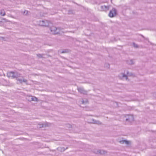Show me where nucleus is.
<instances>
[{"label":"nucleus","mask_w":156,"mask_h":156,"mask_svg":"<svg viewBox=\"0 0 156 156\" xmlns=\"http://www.w3.org/2000/svg\"><path fill=\"white\" fill-rule=\"evenodd\" d=\"M82 103L83 104L85 103V102H84V101L83 100L82 101Z\"/></svg>","instance_id":"22"},{"label":"nucleus","mask_w":156,"mask_h":156,"mask_svg":"<svg viewBox=\"0 0 156 156\" xmlns=\"http://www.w3.org/2000/svg\"><path fill=\"white\" fill-rule=\"evenodd\" d=\"M133 46H134V47H135V48H138V45H137V44H135L134 43H133Z\"/></svg>","instance_id":"15"},{"label":"nucleus","mask_w":156,"mask_h":156,"mask_svg":"<svg viewBox=\"0 0 156 156\" xmlns=\"http://www.w3.org/2000/svg\"><path fill=\"white\" fill-rule=\"evenodd\" d=\"M114 104H115L116 105V106H117L118 105H117V103L116 102H114Z\"/></svg>","instance_id":"21"},{"label":"nucleus","mask_w":156,"mask_h":156,"mask_svg":"<svg viewBox=\"0 0 156 156\" xmlns=\"http://www.w3.org/2000/svg\"><path fill=\"white\" fill-rule=\"evenodd\" d=\"M133 119V117L132 116H131L129 117V118H127L126 119V121H127L129 120V121H132Z\"/></svg>","instance_id":"13"},{"label":"nucleus","mask_w":156,"mask_h":156,"mask_svg":"<svg viewBox=\"0 0 156 156\" xmlns=\"http://www.w3.org/2000/svg\"><path fill=\"white\" fill-rule=\"evenodd\" d=\"M44 126V125L43 124H39L38 125V127H39V128H42Z\"/></svg>","instance_id":"17"},{"label":"nucleus","mask_w":156,"mask_h":156,"mask_svg":"<svg viewBox=\"0 0 156 156\" xmlns=\"http://www.w3.org/2000/svg\"><path fill=\"white\" fill-rule=\"evenodd\" d=\"M0 14L1 15L4 16L5 14V12L4 10L3 9L1 10L0 11Z\"/></svg>","instance_id":"12"},{"label":"nucleus","mask_w":156,"mask_h":156,"mask_svg":"<svg viewBox=\"0 0 156 156\" xmlns=\"http://www.w3.org/2000/svg\"><path fill=\"white\" fill-rule=\"evenodd\" d=\"M66 52V51H62V53H65Z\"/></svg>","instance_id":"20"},{"label":"nucleus","mask_w":156,"mask_h":156,"mask_svg":"<svg viewBox=\"0 0 156 156\" xmlns=\"http://www.w3.org/2000/svg\"><path fill=\"white\" fill-rule=\"evenodd\" d=\"M122 142L123 143L124 142H125L126 144H128V142L127 141H126V140L123 141H122Z\"/></svg>","instance_id":"18"},{"label":"nucleus","mask_w":156,"mask_h":156,"mask_svg":"<svg viewBox=\"0 0 156 156\" xmlns=\"http://www.w3.org/2000/svg\"><path fill=\"white\" fill-rule=\"evenodd\" d=\"M51 32L53 34H57L59 33L60 29L59 28H57L54 26H53L50 28Z\"/></svg>","instance_id":"2"},{"label":"nucleus","mask_w":156,"mask_h":156,"mask_svg":"<svg viewBox=\"0 0 156 156\" xmlns=\"http://www.w3.org/2000/svg\"><path fill=\"white\" fill-rule=\"evenodd\" d=\"M16 80L17 81H19L20 83H22L23 82L26 83L27 81V80L24 79L22 76L20 77L17 78Z\"/></svg>","instance_id":"5"},{"label":"nucleus","mask_w":156,"mask_h":156,"mask_svg":"<svg viewBox=\"0 0 156 156\" xmlns=\"http://www.w3.org/2000/svg\"><path fill=\"white\" fill-rule=\"evenodd\" d=\"M119 77L122 79H125L126 80L127 79V76L124 73L120 74L119 75Z\"/></svg>","instance_id":"8"},{"label":"nucleus","mask_w":156,"mask_h":156,"mask_svg":"<svg viewBox=\"0 0 156 156\" xmlns=\"http://www.w3.org/2000/svg\"><path fill=\"white\" fill-rule=\"evenodd\" d=\"M29 98L30 99V100L31 101H37V98L35 97H33L32 96H30L29 97Z\"/></svg>","instance_id":"9"},{"label":"nucleus","mask_w":156,"mask_h":156,"mask_svg":"<svg viewBox=\"0 0 156 156\" xmlns=\"http://www.w3.org/2000/svg\"><path fill=\"white\" fill-rule=\"evenodd\" d=\"M117 14V12L116 9L113 8L112 10L110 11L108 16L111 17H113L115 16Z\"/></svg>","instance_id":"4"},{"label":"nucleus","mask_w":156,"mask_h":156,"mask_svg":"<svg viewBox=\"0 0 156 156\" xmlns=\"http://www.w3.org/2000/svg\"><path fill=\"white\" fill-rule=\"evenodd\" d=\"M78 91L80 93L83 94H87V91H85L82 88H78Z\"/></svg>","instance_id":"6"},{"label":"nucleus","mask_w":156,"mask_h":156,"mask_svg":"<svg viewBox=\"0 0 156 156\" xmlns=\"http://www.w3.org/2000/svg\"><path fill=\"white\" fill-rule=\"evenodd\" d=\"M109 6H107L106 5H103L101 6V8L103 11H106L108 10L109 9Z\"/></svg>","instance_id":"7"},{"label":"nucleus","mask_w":156,"mask_h":156,"mask_svg":"<svg viewBox=\"0 0 156 156\" xmlns=\"http://www.w3.org/2000/svg\"><path fill=\"white\" fill-rule=\"evenodd\" d=\"M7 76L9 77H11L13 78H16V79L21 76V74L16 72H10L7 73Z\"/></svg>","instance_id":"1"},{"label":"nucleus","mask_w":156,"mask_h":156,"mask_svg":"<svg viewBox=\"0 0 156 156\" xmlns=\"http://www.w3.org/2000/svg\"><path fill=\"white\" fill-rule=\"evenodd\" d=\"M102 151H102L100 150H99L97 151V152H96V153H100L101 154H102Z\"/></svg>","instance_id":"14"},{"label":"nucleus","mask_w":156,"mask_h":156,"mask_svg":"<svg viewBox=\"0 0 156 156\" xmlns=\"http://www.w3.org/2000/svg\"><path fill=\"white\" fill-rule=\"evenodd\" d=\"M127 64L129 65H133L134 64L133 60V59H130L127 60Z\"/></svg>","instance_id":"10"},{"label":"nucleus","mask_w":156,"mask_h":156,"mask_svg":"<svg viewBox=\"0 0 156 156\" xmlns=\"http://www.w3.org/2000/svg\"><path fill=\"white\" fill-rule=\"evenodd\" d=\"M37 55V56H38V57H40V58H41V54H38V55Z\"/></svg>","instance_id":"19"},{"label":"nucleus","mask_w":156,"mask_h":156,"mask_svg":"<svg viewBox=\"0 0 156 156\" xmlns=\"http://www.w3.org/2000/svg\"><path fill=\"white\" fill-rule=\"evenodd\" d=\"M50 22L47 20H40L39 25L41 26H48L49 25Z\"/></svg>","instance_id":"3"},{"label":"nucleus","mask_w":156,"mask_h":156,"mask_svg":"<svg viewBox=\"0 0 156 156\" xmlns=\"http://www.w3.org/2000/svg\"><path fill=\"white\" fill-rule=\"evenodd\" d=\"M28 14V11L27 10H25L23 12V14L25 15H27Z\"/></svg>","instance_id":"16"},{"label":"nucleus","mask_w":156,"mask_h":156,"mask_svg":"<svg viewBox=\"0 0 156 156\" xmlns=\"http://www.w3.org/2000/svg\"><path fill=\"white\" fill-rule=\"evenodd\" d=\"M92 123L96 124H101V122L99 121H97L94 119H92Z\"/></svg>","instance_id":"11"}]
</instances>
